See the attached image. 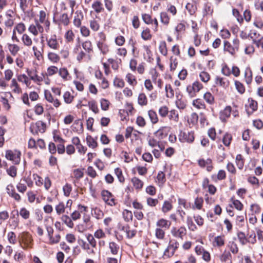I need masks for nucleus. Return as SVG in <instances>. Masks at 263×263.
<instances>
[{"instance_id":"obj_1","label":"nucleus","mask_w":263,"mask_h":263,"mask_svg":"<svg viewBox=\"0 0 263 263\" xmlns=\"http://www.w3.org/2000/svg\"><path fill=\"white\" fill-rule=\"evenodd\" d=\"M39 17V20H35V23L30 25L28 28V31L35 36L43 32L44 28L41 23H44L47 20L46 13L43 10L40 11Z\"/></svg>"},{"instance_id":"obj_2","label":"nucleus","mask_w":263,"mask_h":263,"mask_svg":"<svg viewBox=\"0 0 263 263\" xmlns=\"http://www.w3.org/2000/svg\"><path fill=\"white\" fill-rule=\"evenodd\" d=\"M44 222L46 231L47 232V235L49 238L48 243L51 245L58 243L61 240V236L59 234H56L54 236H53V219L50 217H46Z\"/></svg>"},{"instance_id":"obj_3","label":"nucleus","mask_w":263,"mask_h":263,"mask_svg":"<svg viewBox=\"0 0 263 263\" xmlns=\"http://www.w3.org/2000/svg\"><path fill=\"white\" fill-rule=\"evenodd\" d=\"M18 241L21 247L24 250L32 249L33 239L32 235L28 232L24 231L19 234Z\"/></svg>"},{"instance_id":"obj_4","label":"nucleus","mask_w":263,"mask_h":263,"mask_svg":"<svg viewBox=\"0 0 263 263\" xmlns=\"http://www.w3.org/2000/svg\"><path fill=\"white\" fill-rule=\"evenodd\" d=\"M240 41L237 37L233 39L232 43L228 41H224L223 42V50L228 52L232 55H234L239 50Z\"/></svg>"},{"instance_id":"obj_5","label":"nucleus","mask_w":263,"mask_h":263,"mask_svg":"<svg viewBox=\"0 0 263 263\" xmlns=\"http://www.w3.org/2000/svg\"><path fill=\"white\" fill-rule=\"evenodd\" d=\"M203 88V85L198 81H194L192 84L187 86L186 91L189 97H195L200 90Z\"/></svg>"},{"instance_id":"obj_6","label":"nucleus","mask_w":263,"mask_h":263,"mask_svg":"<svg viewBox=\"0 0 263 263\" xmlns=\"http://www.w3.org/2000/svg\"><path fill=\"white\" fill-rule=\"evenodd\" d=\"M32 178L34 181L35 184L38 186L41 187L43 184L45 189L48 191L51 186V181L49 177H46L43 180L42 178L36 173L32 174Z\"/></svg>"},{"instance_id":"obj_7","label":"nucleus","mask_w":263,"mask_h":263,"mask_svg":"<svg viewBox=\"0 0 263 263\" xmlns=\"http://www.w3.org/2000/svg\"><path fill=\"white\" fill-rule=\"evenodd\" d=\"M21 152L17 149H8L5 152V157L8 160L12 161L14 164H18L21 161Z\"/></svg>"},{"instance_id":"obj_8","label":"nucleus","mask_w":263,"mask_h":263,"mask_svg":"<svg viewBox=\"0 0 263 263\" xmlns=\"http://www.w3.org/2000/svg\"><path fill=\"white\" fill-rule=\"evenodd\" d=\"M100 40L97 42V45L101 52L103 54H106L109 51V46L106 43V35L103 33H100Z\"/></svg>"},{"instance_id":"obj_9","label":"nucleus","mask_w":263,"mask_h":263,"mask_svg":"<svg viewBox=\"0 0 263 263\" xmlns=\"http://www.w3.org/2000/svg\"><path fill=\"white\" fill-rule=\"evenodd\" d=\"M179 140L182 143H192L195 140V133L193 131H180L178 135Z\"/></svg>"},{"instance_id":"obj_10","label":"nucleus","mask_w":263,"mask_h":263,"mask_svg":"<svg viewBox=\"0 0 263 263\" xmlns=\"http://www.w3.org/2000/svg\"><path fill=\"white\" fill-rule=\"evenodd\" d=\"M44 97L45 100L55 108H58L62 105L60 99L53 96L49 90H45Z\"/></svg>"},{"instance_id":"obj_11","label":"nucleus","mask_w":263,"mask_h":263,"mask_svg":"<svg viewBox=\"0 0 263 263\" xmlns=\"http://www.w3.org/2000/svg\"><path fill=\"white\" fill-rule=\"evenodd\" d=\"M46 44L49 48L55 51L59 50L60 44L55 34L51 35L46 38Z\"/></svg>"},{"instance_id":"obj_12","label":"nucleus","mask_w":263,"mask_h":263,"mask_svg":"<svg viewBox=\"0 0 263 263\" xmlns=\"http://www.w3.org/2000/svg\"><path fill=\"white\" fill-rule=\"evenodd\" d=\"M26 30L24 23L21 22L16 24L14 27L12 31L11 39L13 41L19 42V39L16 35V33L19 34H23Z\"/></svg>"},{"instance_id":"obj_13","label":"nucleus","mask_w":263,"mask_h":263,"mask_svg":"<svg viewBox=\"0 0 263 263\" xmlns=\"http://www.w3.org/2000/svg\"><path fill=\"white\" fill-rule=\"evenodd\" d=\"M46 129V124L42 121H38L31 125L30 130L33 134H43Z\"/></svg>"},{"instance_id":"obj_14","label":"nucleus","mask_w":263,"mask_h":263,"mask_svg":"<svg viewBox=\"0 0 263 263\" xmlns=\"http://www.w3.org/2000/svg\"><path fill=\"white\" fill-rule=\"evenodd\" d=\"M199 167L202 168H206V170L211 172L214 168V164L212 160L210 158L206 159L202 158L197 161Z\"/></svg>"},{"instance_id":"obj_15","label":"nucleus","mask_w":263,"mask_h":263,"mask_svg":"<svg viewBox=\"0 0 263 263\" xmlns=\"http://www.w3.org/2000/svg\"><path fill=\"white\" fill-rule=\"evenodd\" d=\"M103 200L108 205L115 206L117 204L114 196L107 190H103L101 193Z\"/></svg>"},{"instance_id":"obj_16","label":"nucleus","mask_w":263,"mask_h":263,"mask_svg":"<svg viewBox=\"0 0 263 263\" xmlns=\"http://www.w3.org/2000/svg\"><path fill=\"white\" fill-rule=\"evenodd\" d=\"M35 84L38 85H41L43 83L46 85H49L51 83V80L50 78H47L46 74L44 72H42L41 76L37 74L33 81Z\"/></svg>"},{"instance_id":"obj_17","label":"nucleus","mask_w":263,"mask_h":263,"mask_svg":"<svg viewBox=\"0 0 263 263\" xmlns=\"http://www.w3.org/2000/svg\"><path fill=\"white\" fill-rule=\"evenodd\" d=\"M171 233L173 236L183 239V236L186 234V230L184 227H180L179 228L173 227Z\"/></svg>"},{"instance_id":"obj_18","label":"nucleus","mask_w":263,"mask_h":263,"mask_svg":"<svg viewBox=\"0 0 263 263\" xmlns=\"http://www.w3.org/2000/svg\"><path fill=\"white\" fill-rule=\"evenodd\" d=\"M119 229L126 234V236L128 239L133 238L137 233L136 230L132 229L128 224L123 226H120L119 227Z\"/></svg>"},{"instance_id":"obj_19","label":"nucleus","mask_w":263,"mask_h":263,"mask_svg":"<svg viewBox=\"0 0 263 263\" xmlns=\"http://www.w3.org/2000/svg\"><path fill=\"white\" fill-rule=\"evenodd\" d=\"M199 2L200 0H191V2L186 4L185 8L190 15H193L195 13Z\"/></svg>"},{"instance_id":"obj_20","label":"nucleus","mask_w":263,"mask_h":263,"mask_svg":"<svg viewBox=\"0 0 263 263\" xmlns=\"http://www.w3.org/2000/svg\"><path fill=\"white\" fill-rule=\"evenodd\" d=\"M18 216H20L23 220H28L31 217V212L30 210L26 207H22L19 210L17 211Z\"/></svg>"},{"instance_id":"obj_21","label":"nucleus","mask_w":263,"mask_h":263,"mask_svg":"<svg viewBox=\"0 0 263 263\" xmlns=\"http://www.w3.org/2000/svg\"><path fill=\"white\" fill-rule=\"evenodd\" d=\"M241 48L244 53L247 55H252L255 51L253 45L250 42H244L242 44Z\"/></svg>"},{"instance_id":"obj_22","label":"nucleus","mask_w":263,"mask_h":263,"mask_svg":"<svg viewBox=\"0 0 263 263\" xmlns=\"http://www.w3.org/2000/svg\"><path fill=\"white\" fill-rule=\"evenodd\" d=\"M54 22H57L59 25L67 26L69 24V18L66 13L60 14Z\"/></svg>"},{"instance_id":"obj_23","label":"nucleus","mask_w":263,"mask_h":263,"mask_svg":"<svg viewBox=\"0 0 263 263\" xmlns=\"http://www.w3.org/2000/svg\"><path fill=\"white\" fill-rule=\"evenodd\" d=\"M125 79L128 84L133 87H135L138 84V81L136 76L131 72H127L126 74Z\"/></svg>"},{"instance_id":"obj_24","label":"nucleus","mask_w":263,"mask_h":263,"mask_svg":"<svg viewBox=\"0 0 263 263\" xmlns=\"http://www.w3.org/2000/svg\"><path fill=\"white\" fill-rule=\"evenodd\" d=\"M58 73L59 76L64 81H68L71 78L70 73L66 67H62L59 68V71Z\"/></svg>"},{"instance_id":"obj_25","label":"nucleus","mask_w":263,"mask_h":263,"mask_svg":"<svg viewBox=\"0 0 263 263\" xmlns=\"http://www.w3.org/2000/svg\"><path fill=\"white\" fill-rule=\"evenodd\" d=\"M10 87L14 94L19 95L22 92V89L15 79L11 80Z\"/></svg>"},{"instance_id":"obj_26","label":"nucleus","mask_w":263,"mask_h":263,"mask_svg":"<svg viewBox=\"0 0 263 263\" xmlns=\"http://www.w3.org/2000/svg\"><path fill=\"white\" fill-rule=\"evenodd\" d=\"M84 18L83 13L81 10H77L75 12L73 23L74 25L78 28L81 26V22Z\"/></svg>"},{"instance_id":"obj_27","label":"nucleus","mask_w":263,"mask_h":263,"mask_svg":"<svg viewBox=\"0 0 263 263\" xmlns=\"http://www.w3.org/2000/svg\"><path fill=\"white\" fill-rule=\"evenodd\" d=\"M256 35V33L255 32L250 33V36L253 39L254 43L256 44L258 48L260 47L263 49V36L258 34V36L255 38Z\"/></svg>"},{"instance_id":"obj_28","label":"nucleus","mask_w":263,"mask_h":263,"mask_svg":"<svg viewBox=\"0 0 263 263\" xmlns=\"http://www.w3.org/2000/svg\"><path fill=\"white\" fill-rule=\"evenodd\" d=\"M47 58L48 60L52 64H57L61 60L59 54L51 51L47 53Z\"/></svg>"},{"instance_id":"obj_29","label":"nucleus","mask_w":263,"mask_h":263,"mask_svg":"<svg viewBox=\"0 0 263 263\" xmlns=\"http://www.w3.org/2000/svg\"><path fill=\"white\" fill-rule=\"evenodd\" d=\"M258 103L257 101L251 99L248 100V105L247 106V111L248 114L250 115L254 111L257 110Z\"/></svg>"},{"instance_id":"obj_30","label":"nucleus","mask_w":263,"mask_h":263,"mask_svg":"<svg viewBox=\"0 0 263 263\" xmlns=\"http://www.w3.org/2000/svg\"><path fill=\"white\" fill-rule=\"evenodd\" d=\"M7 48L12 56H16L21 50V47L17 44L14 43H8Z\"/></svg>"},{"instance_id":"obj_31","label":"nucleus","mask_w":263,"mask_h":263,"mask_svg":"<svg viewBox=\"0 0 263 263\" xmlns=\"http://www.w3.org/2000/svg\"><path fill=\"white\" fill-rule=\"evenodd\" d=\"M157 228L163 230L168 229L171 225V222L164 218H160L156 223Z\"/></svg>"},{"instance_id":"obj_32","label":"nucleus","mask_w":263,"mask_h":263,"mask_svg":"<svg viewBox=\"0 0 263 263\" xmlns=\"http://www.w3.org/2000/svg\"><path fill=\"white\" fill-rule=\"evenodd\" d=\"M108 248L110 253L112 255L118 254L120 250L119 245L115 241H110L108 244Z\"/></svg>"},{"instance_id":"obj_33","label":"nucleus","mask_w":263,"mask_h":263,"mask_svg":"<svg viewBox=\"0 0 263 263\" xmlns=\"http://www.w3.org/2000/svg\"><path fill=\"white\" fill-rule=\"evenodd\" d=\"M17 81L20 83L25 85L27 87H30L31 85V81L27 74H20L17 76Z\"/></svg>"},{"instance_id":"obj_34","label":"nucleus","mask_w":263,"mask_h":263,"mask_svg":"<svg viewBox=\"0 0 263 263\" xmlns=\"http://www.w3.org/2000/svg\"><path fill=\"white\" fill-rule=\"evenodd\" d=\"M232 112V108L230 106H226L224 109L221 110L220 112V118L223 121H226V120L230 117Z\"/></svg>"},{"instance_id":"obj_35","label":"nucleus","mask_w":263,"mask_h":263,"mask_svg":"<svg viewBox=\"0 0 263 263\" xmlns=\"http://www.w3.org/2000/svg\"><path fill=\"white\" fill-rule=\"evenodd\" d=\"M221 262L225 263H232V255L229 251L224 250L219 257Z\"/></svg>"},{"instance_id":"obj_36","label":"nucleus","mask_w":263,"mask_h":263,"mask_svg":"<svg viewBox=\"0 0 263 263\" xmlns=\"http://www.w3.org/2000/svg\"><path fill=\"white\" fill-rule=\"evenodd\" d=\"M21 41L23 45L26 47L30 48L33 44V41L31 37L27 33H24L21 37Z\"/></svg>"},{"instance_id":"obj_37","label":"nucleus","mask_w":263,"mask_h":263,"mask_svg":"<svg viewBox=\"0 0 263 263\" xmlns=\"http://www.w3.org/2000/svg\"><path fill=\"white\" fill-rule=\"evenodd\" d=\"M225 241L226 239L224 235L217 236L213 239V245L214 246L220 247L224 245Z\"/></svg>"},{"instance_id":"obj_38","label":"nucleus","mask_w":263,"mask_h":263,"mask_svg":"<svg viewBox=\"0 0 263 263\" xmlns=\"http://www.w3.org/2000/svg\"><path fill=\"white\" fill-rule=\"evenodd\" d=\"M138 104L141 106H145L148 104V99L144 92H140L137 98Z\"/></svg>"},{"instance_id":"obj_39","label":"nucleus","mask_w":263,"mask_h":263,"mask_svg":"<svg viewBox=\"0 0 263 263\" xmlns=\"http://www.w3.org/2000/svg\"><path fill=\"white\" fill-rule=\"evenodd\" d=\"M62 97L64 102L67 104L72 103L74 99V96L69 91H65Z\"/></svg>"},{"instance_id":"obj_40","label":"nucleus","mask_w":263,"mask_h":263,"mask_svg":"<svg viewBox=\"0 0 263 263\" xmlns=\"http://www.w3.org/2000/svg\"><path fill=\"white\" fill-rule=\"evenodd\" d=\"M131 182L133 186L137 190H140L143 186V182L138 177H134L132 178Z\"/></svg>"},{"instance_id":"obj_41","label":"nucleus","mask_w":263,"mask_h":263,"mask_svg":"<svg viewBox=\"0 0 263 263\" xmlns=\"http://www.w3.org/2000/svg\"><path fill=\"white\" fill-rule=\"evenodd\" d=\"M59 71V68L53 65H50L47 67L46 72L44 73L47 77V78H49V77H51L57 74Z\"/></svg>"},{"instance_id":"obj_42","label":"nucleus","mask_w":263,"mask_h":263,"mask_svg":"<svg viewBox=\"0 0 263 263\" xmlns=\"http://www.w3.org/2000/svg\"><path fill=\"white\" fill-rule=\"evenodd\" d=\"M147 114L149 120L153 124H155L158 122L159 118L155 110L150 109L148 110Z\"/></svg>"},{"instance_id":"obj_43","label":"nucleus","mask_w":263,"mask_h":263,"mask_svg":"<svg viewBox=\"0 0 263 263\" xmlns=\"http://www.w3.org/2000/svg\"><path fill=\"white\" fill-rule=\"evenodd\" d=\"M192 105L194 107L199 109H204L206 108V105L201 99L198 98L193 101Z\"/></svg>"},{"instance_id":"obj_44","label":"nucleus","mask_w":263,"mask_h":263,"mask_svg":"<svg viewBox=\"0 0 263 263\" xmlns=\"http://www.w3.org/2000/svg\"><path fill=\"white\" fill-rule=\"evenodd\" d=\"M86 238L87 241V243L89 247H91L92 248H96L97 246V241L96 238L93 234H91L90 233H88L86 235Z\"/></svg>"},{"instance_id":"obj_45","label":"nucleus","mask_w":263,"mask_h":263,"mask_svg":"<svg viewBox=\"0 0 263 263\" xmlns=\"http://www.w3.org/2000/svg\"><path fill=\"white\" fill-rule=\"evenodd\" d=\"M32 179V175L30 171L29 172L28 174L26 173L23 178V181L26 183L28 187L30 188H32L33 186V181Z\"/></svg>"},{"instance_id":"obj_46","label":"nucleus","mask_w":263,"mask_h":263,"mask_svg":"<svg viewBox=\"0 0 263 263\" xmlns=\"http://www.w3.org/2000/svg\"><path fill=\"white\" fill-rule=\"evenodd\" d=\"M173 204L171 200H165L163 203L161 211L165 214L170 211L173 209Z\"/></svg>"},{"instance_id":"obj_47","label":"nucleus","mask_w":263,"mask_h":263,"mask_svg":"<svg viewBox=\"0 0 263 263\" xmlns=\"http://www.w3.org/2000/svg\"><path fill=\"white\" fill-rule=\"evenodd\" d=\"M245 82L248 85H250L253 80V72L250 68H248L245 72Z\"/></svg>"},{"instance_id":"obj_48","label":"nucleus","mask_w":263,"mask_h":263,"mask_svg":"<svg viewBox=\"0 0 263 263\" xmlns=\"http://www.w3.org/2000/svg\"><path fill=\"white\" fill-rule=\"evenodd\" d=\"M203 204V199L202 197H197L194 200V204H193L192 208L193 209H197L200 210L202 209Z\"/></svg>"},{"instance_id":"obj_49","label":"nucleus","mask_w":263,"mask_h":263,"mask_svg":"<svg viewBox=\"0 0 263 263\" xmlns=\"http://www.w3.org/2000/svg\"><path fill=\"white\" fill-rule=\"evenodd\" d=\"M113 85L116 88L121 89L124 87L125 82L122 78L116 77L113 80Z\"/></svg>"},{"instance_id":"obj_50","label":"nucleus","mask_w":263,"mask_h":263,"mask_svg":"<svg viewBox=\"0 0 263 263\" xmlns=\"http://www.w3.org/2000/svg\"><path fill=\"white\" fill-rule=\"evenodd\" d=\"M86 141L87 145L89 147L94 149L98 145L97 140L91 136H88L86 137Z\"/></svg>"},{"instance_id":"obj_51","label":"nucleus","mask_w":263,"mask_h":263,"mask_svg":"<svg viewBox=\"0 0 263 263\" xmlns=\"http://www.w3.org/2000/svg\"><path fill=\"white\" fill-rule=\"evenodd\" d=\"M166 181L165 174L162 172L158 173L156 179V182L159 186H162Z\"/></svg>"},{"instance_id":"obj_52","label":"nucleus","mask_w":263,"mask_h":263,"mask_svg":"<svg viewBox=\"0 0 263 263\" xmlns=\"http://www.w3.org/2000/svg\"><path fill=\"white\" fill-rule=\"evenodd\" d=\"M250 211L252 215H259L261 212L260 206L257 203H253L250 205Z\"/></svg>"},{"instance_id":"obj_53","label":"nucleus","mask_w":263,"mask_h":263,"mask_svg":"<svg viewBox=\"0 0 263 263\" xmlns=\"http://www.w3.org/2000/svg\"><path fill=\"white\" fill-rule=\"evenodd\" d=\"M209 182L208 179H205L203 181V186L208 189V192L210 194L214 195L217 191L216 187L214 185L209 184Z\"/></svg>"},{"instance_id":"obj_54","label":"nucleus","mask_w":263,"mask_h":263,"mask_svg":"<svg viewBox=\"0 0 263 263\" xmlns=\"http://www.w3.org/2000/svg\"><path fill=\"white\" fill-rule=\"evenodd\" d=\"M92 8L97 13H99L104 10L103 5L100 1H96L92 4Z\"/></svg>"},{"instance_id":"obj_55","label":"nucleus","mask_w":263,"mask_h":263,"mask_svg":"<svg viewBox=\"0 0 263 263\" xmlns=\"http://www.w3.org/2000/svg\"><path fill=\"white\" fill-rule=\"evenodd\" d=\"M122 217L126 222L132 221L133 218V213L131 211L124 209L122 213Z\"/></svg>"},{"instance_id":"obj_56","label":"nucleus","mask_w":263,"mask_h":263,"mask_svg":"<svg viewBox=\"0 0 263 263\" xmlns=\"http://www.w3.org/2000/svg\"><path fill=\"white\" fill-rule=\"evenodd\" d=\"M215 83L216 85L224 88L227 87L229 84L227 80L220 77H216L215 78Z\"/></svg>"},{"instance_id":"obj_57","label":"nucleus","mask_w":263,"mask_h":263,"mask_svg":"<svg viewBox=\"0 0 263 263\" xmlns=\"http://www.w3.org/2000/svg\"><path fill=\"white\" fill-rule=\"evenodd\" d=\"M72 177L76 180H79L84 176L83 169L76 168L72 171Z\"/></svg>"},{"instance_id":"obj_58","label":"nucleus","mask_w":263,"mask_h":263,"mask_svg":"<svg viewBox=\"0 0 263 263\" xmlns=\"http://www.w3.org/2000/svg\"><path fill=\"white\" fill-rule=\"evenodd\" d=\"M168 115V118L171 121H173L175 123H177L179 121V114L178 111L175 109H172L170 110Z\"/></svg>"},{"instance_id":"obj_59","label":"nucleus","mask_w":263,"mask_h":263,"mask_svg":"<svg viewBox=\"0 0 263 263\" xmlns=\"http://www.w3.org/2000/svg\"><path fill=\"white\" fill-rule=\"evenodd\" d=\"M6 173L9 176L14 178L17 174V168L14 165H11L6 170Z\"/></svg>"},{"instance_id":"obj_60","label":"nucleus","mask_w":263,"mask_h":263,"mask_svg":"<svg viewBox=\"0 0 263 263\" xmlns=\"http://www.w3.org/2000/svg\"><path fill=\"white\" fill-rule=\"evenodd\" d=\"M114 172L119 181L121 183H123L125 182V178L121 169L119 167H117L114 170Z\"/></svg>"},{"instance_id":"obj_61","label":"nucleus","mask_w":263,"mask_h":263,"mask_svg":"<svg viewBox=\"0 0 263 263\" xmlns=\"http://www.w3.org/2000/svg\"><path fill=\"white\" fill-rule=\"evenodd\" d=\"M88 106L89 108L95 114H98L100 111L97 103L95 100H91L88 102Z\"/></svg>"},{"instance_id":"obj_62","label":"nucleus","mask_w":263,"mask_h":263,"mask_svg":"<svg viewBox=\"0 0 263 263\" xmlns=\"http://www.w3.org/2000/svg\"><path fill=\"white\" fill-rule=\"evenodd\" d=\"M178 64V59L174 56H171L170 59V68L171 71H174Z\"/></svg>"},{"instance_id":"obj_63","label":"nucleus","mask_w":263,"mask_h":263,"mask_svg":"<svg viewBox=\"0 0 263 263\" xmlns=\"http://www.w3.org/2000/svg\"><path fill=\"white\" fill-rule=\"evenodd\" d=\"M93 235L98 240L104 239L106 236L105 232L101 228L96 230L93 233Z\"/></svg>"},{"instance_id":"obj_64","label":"nucleus","mask_w":263,"mask_h":263,"mask_svg":"<svg viewBox=\"0 0 263 263\" xmlns=\"http://www.w3.org/2000/svg\"><path fill=\"white\" fill-rule=\"evenodd\" d=\"M203 97L206 102L210 105L213 104L215 102L214 97L210 92H205Z\"/></svg>"}]
</instances>
